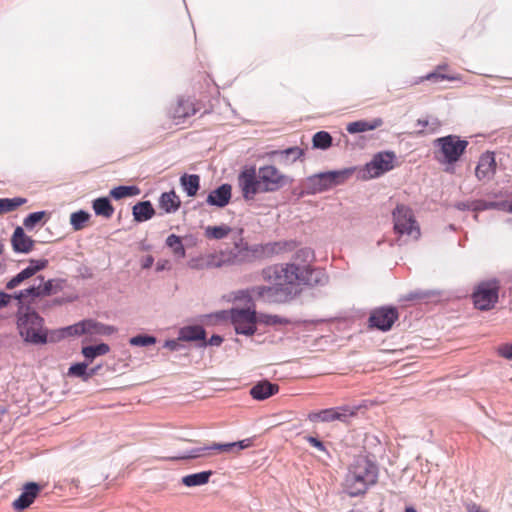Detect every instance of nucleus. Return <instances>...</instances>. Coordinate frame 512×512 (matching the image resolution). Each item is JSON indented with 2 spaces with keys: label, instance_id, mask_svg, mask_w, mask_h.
Returning a JSON list of instances; mask_svg holds the SVG:
<instances>
[{
  "label": "nucleus",
  "instance_id": "nucleus-8",
  "mask_svg": "<svg viewBox=\"0 0 512 512\" xmlns=\"http://www.w3.org/2000/svg\"><path fill=\"white\" fill-rule=\"evenodd\" d=\"M499 288V282L496 279L479 283L472 295L475 307L482 311L494 308L498 302Z\"/></svg>",
  "mask_w": 512,
  "mask_h": 512
},
{
  "label": "nucleus",
  "instance_id": "nucleus-35",
  "mask_svg": "<svg viewBox=\"0 0 512 512\" xmlns=\"http://www.w3.org/2000/svg\"><path fill=\"white\" fill-rule=\"evenodd\" d=\"M26 203L25 198H2L0 199V214L8 213Z\"/></svg>",
  "mask_w": 512,
  "mask_h": 512
},
{
  "label": "nucleus",
  "instance_id": "nucleus-15",
  "mask_svg": "<svg viewBox=\"0 0 512 512\" xmlns=\"http://www.w3.org/2000/svg\"><path fill=\"white\" fill-rule=\"evenodd\" d=\"M356 409L349 407H337L324 409L319 412H312L308 415L311 422H331L339 420L346 422L351 416L355 415Z\"/></svg>",
  "mask_w": 512,
  "mask_h": 512
},
{
  "label": "nucleus",
  "instance_id": "nucleus-10",
  "mask_svg": "<svg viewBox=\"0 0 512 512\" xmlns=\"http://www.w3.org/2000/svg\"><path fill=\"white\" fill-rule=\"evenodd\" d=\"M396 155L392 151H383L375 154L363 170L364 179L377 178L394 168Z\"/></svg>",
  "mask_w": 512,
  "mask_h": 512
},
{
  "label": "nucleus",
  "instance_id": "nucleus-17",
  "mask_svg": "<svg viewBox=\"0 0 512 512\" xmlns=\"http://www.w3.org/2000/svg\"><path fill=\"white\" fill-rule=\"evenodd\" d=\"M496 172V161L494 153L486 152L483 154L478 162L475 170L476 177L479 180H490Z\"/></svg>",
  "mask_w": 512,
  "mask_h": 512
},
{
  "label": "nucleus",
  "instance_id": "nucleus-1",
  "mask_svg": "<svg viewBox=\"0 0 512 512\" xmlns=\"http://www.w3.org/2000/svg\"><path fill=\"white\" fill-rule=\"evenodd\" d=\"M262 277L272 286H259L254 291L260 297L277 302H285L295 296L299 286L322 284L325 278L321 270L295 263L268 266L262 270Z\"/></svg>",
  "mask_w": 512,
  "mask_h": 512
},
{
  "label": "nucleus",
  "instance_id": "nucleus-49",
  "mask_svg": "<svg viewBox=\"0 0 512 512\" xmlns=\"http://www.w3.org/2000/svg\"><path fill=\"white\" fill-rule=\"evenodd\" d=\"M15 295H10L5 292H0V308L7 306L11 300H16Z\"/></svg>",
  "mask_w": 512,
  "mask_h": 512
},
{
  "label": "nucleus",
  "instance_id": "nucleus-62",
  "mask_svg": "<svg viewBox=\"0 0 512 512\" xmlns=\"http://www.w3.org/2000/svg\"><path fill=\"white\" fill-rule=\"evenodd\" d=\"M3 250H4V245L2 243H0V255L3 253Z\"/></svg>",
  "mask_w": 512,
  "mask_h": 512
},
{
  "label": "nucleus",
  "instance_id": "nucleus-22",
  "mask_svg": "<svg viewBox=\"0 0 512 512\" xmlns=\"http://www.w3.org/2000/svg\"><path fill=\"white\" fill-rule=\"evenodd\" d=\"M132 214L136 222H144L154 216L155 210L150 201H142L133 206Z\"/></svg>",
  "mask_w": 512,
  "mask_h": 512
},
{
  "label": "nucleus",
  "instance_id": "nucleus-47",
  "mask_svg": "<svg viewBox=\"0 0 512 512\" xmlns=\"http://www.w3.org/2000/svg\"><path fill=\"white\" fill-rule=\"evenodd\" d=\"M455 207L461 211L472 210L474 212H477V200L467 201V202H458L455 204Z\"/></svg>",
  "mask_w": 512,
  "mask_h": 512
},
{
  "label": "nucleus",
  "instance_id": "nucleus-33",
  "mask_svg": "<svg viewBox=\"0 0 512 512\" xmlns=\"http://www.w3.org/2000/svg\"><path fill=\"white\" fill-rule=\"evenodd\" d=\"M110 348L105 343L98 345L85 346L82 348L83 356L91 362L97 356L105 355L109 352Z\"/></svg>",
  "mask_w": 512,
  "mask_h": 512
},
{
  "label": "nucleus",
  "instance_id": "nucleus-25",
  "mask_svg": "<svg viewBox=\"0 0 512 512\" xmlns=\"http://www.w3.org/2000/svg\"><path fill=\"white\" fill-rule=\"evenodd\" d=\"M159 206L166 213H173L179 208L180 199L174 191L165 192L159 199Z\"/></svg>",
  "mask_w": 512,
  "mask_h": 512
},
{
  "label": "nucleus",
  "instance_id": "nucleus-9",
  "mask_svg": "<svg viewBox=\"0 0 512 512\" xmlns=\"http://www.w3.org/2000/svg\"><path fill=\"white\" fill-rule=\"evenodd\" d=\"M394 229L400 235H407L413 239H418L420 236V228L415 220L412 210L399 204L394 209L393 213Z\"/></svg>",
  "mask_w": 512,
  "mask_h": 512
},
{
  "label": "nucleus",
  "instance_id": "nucleus-41",
  "mask_svg": "<svg viewBox=\"0 0 512 512\" xmlns=\"http://www.w3.org/2000/svg\"><path fill=\"white\" fill-rule=\"evenodd\" d=\"M156 341L157 340H156V338L154 336L140 334V335H136V336L130 338L129 343L132 346L145 347V346H149V345L155 344Z\"/></svg>",
  "mask_w": 512,
  "mask_h": 512
},
{
  "label": "nucleus",
  "instance_id": "nucleus-26",
  "mask_svg": "<svg viewBox=\"0 0 512 512\" xmlns=\"http://www.w3.org/2000/svg\"><path fill=\"white\" fill-rule=\"evenodd\" d=\"M195 112L196 109L189 99H179L173 111V118L178 120L185 119L194 115Z\"/></svg>",
  "mask_w": 512,
  "mask_h": 512
},
{
  "label": "nucleus",
  "instance_id": "nucleus-63",
  "mask_svg": "<svg viewBox=\"0 0 512 512\" xmlns=\"http://www.w3.org/2000/svg\"><path fill=\"white\" fill-rule=\"evenodd\" d=\"M163 268H164L163 265L158 266V270L163 269Z\"/></svg>",
  "mask_w": 512,
  "mask_h": 512
},
{
  "label": "nucleus",
  "instance_id": "nucleus-6",
  "mask_svg": "<svg viewBox=\"0 0 512 512\" xmlns=\"http://www.w3.org/2000/svg\"><path fill=\"white\" fill-rule=\"evenodd\" d=\"M252 445L250 438L243 439L232 443H213L211 445H205L202 447L193 448L180 455L173 456L172 460H188L205 458L215 455L216 453H227V454H238L240 451L249 448Z\"/></svg>",
  "mask_w": 512,
  "mask_h": 512
},
{
  "label": "nucleus",
  "instance_id": "nucleus-59",
  "mask_svg": "<svg viewBox=\"0 0 512 512\" xmlns=\"http://www.w3.org/2000/svg\"><path fill=\"white\" fill-rule=\"evenodd\" d=\"M152 263V259H148V261H146V264L144 265V267H149Z\"/></svg>",
  "mask_w": 512,
  "mask_h": 512
},
{
  "label": "nucleus",
  "instance_id": "nucleus-38",
  "mask_svg": "<svg viewBox=\"0 0 512 512\" xmlns=\"http://www.w3.org/2000/svg\"><path fill=\"white\" fill-rule=\"evenodd\" d=\"M33 276V271L29 270L28 268L23 269L21 272H19L16 276L11 278L7 284L6 288L9 290H12L19 286L23 281Z\"/></svg>",
  "mask_w": 512,
  "mask_h": 512
},
{
  "label": "nucleus",
  "instance_id": "nucleus-28",
  "mask_svg": "<svg viewBox=\"0 0 512 512\" xmlns=\"http://www.w3.org/2000/svg\"><path fill=\"white\" fill-rule=\"evenodd\" d=\"M181 185L189 197H194L200 187V177L196 174H184L180 178Z\"/></svg>",
  "mask_w": 512,
  "mask_h": 512
},
{
  "label": "nucleus",
  "instance_id": "nucleus-2",
  "mask_svg": "<svg viewBox=\"0 0 512 512\" xmlns=\"http://www.w3.org/2000/svg\"><path fill=\"white\" fill-rule=\"evenodd\" d=\"M287 177L275 166L268 165L244 169L238 176V184L245 200H253L256 194L274 192L282 188Z\"/></svg>",
  "mask_w": 512,
  "mask_h": 512
},
{
  "label": "nucleus",
  "instance_id": "nucleus-20",
  "mask_svg": "<svg viewBox=\"0 0 512 512\" xmlns=\"http://www.w3.org/2000/svg\"><path fill=\"white\" fill-rule=\"evenodd\" d=\"M279 391V386L267 380L260 381L251 390V396L256 400H265Z\"/></svg>",
  "mask_w": 512,
  "mask_h": 512
},
{
  "label": "nucleus",
  "instance_id": "nucleus-42",
  "mask_svg": "<svg viewBox=\"0 0 512 512\" xmlns=\"http://www.w3.org/2000/svg\"><path fill=\"white\" fill-rule=\"evenodd\" d=\"M46 215L45 211H38L30 213L23 221V225L28 229H33Z\"/></svg>",
  "mask_w": 512,
  "mask_h": 512
},
{
  "label": "nucleus",
  "instance_id": "nucleus-58",
  "mask_svg": "<svg viewBox=\"0 0 512 512\" xmlns=\"http://www.w3.org/2000/svg\"><path fill=\"white\" fill-rule=\"evenodd\" d=\"M300 254H301V255H303V256H305V257H307V256H309L310 251H309L308 249H302V250H300V251L297 253V255H298V256H299Z\"/></svg>",
  "mask_w": 512,
  "mask_h": 512
},
{
  "label": "nucleus",
  "instance_id": "nucleus-39",
  "mask_svg": "<svg viewBox=\"0 0 512 512\" xmlns=\"http://www.w3.org/2000/svg\"><path fill=\"white\" fill-rule=\"evenodd\" d=\"M88 362H79L70 366L68 370V375L82 378L84 381H87V367Z\"/></svg>",
  "mask_w": 512,
  "mask_h": 512
},
{
  "label": "nucleus",
  "instance_id": "nucleus-24",
  "mask_svg": "<svg viewBox=\"0 0 512 512\" xmlns=\"http://www.w3.org/2000/svg\"><path fill=\"white\" fill-rule=\"evenodd\" d=\"M83 326L85 328V334L90 335H107L114 332L112 326L105 325L92 319L83 320Z\"/></svg>",
  "mask_w": 512,
  "mask_h": 512
},
{
  "label": "nucleus",
  "instance_id": "nucleus-52",
  "mask_svg": "<svg viewBox=\"0 0 512 512\" xmlns=\"http://www.w3.org/2000/svg\"><path fill=\"white\" fill-rule=\"evenodd\" d=\"M223 341V338L219 335H213L209 339V344L212 346H219Z\"/></svg>",
  "mask_w": 512,
  "mask_h": 512
},
{
  "label": "nucleus",
  "instance_id": "nucleus-30",
  "mask_svg": "<svg viewBox=\"0 0 512 512\" xmlns=\"http://www.w3.org/2000/svg\"><path fill=\"white\" fill-rule=\"evenodd\" d=\"M93 209L96 215L110 218L114 213V208L107 197H100L93 201Z\"/></svg>",
  "mask_w": 512,
  "mask_h": 512
},
{
  "label": "nucleus",
  "instance_id": "nucleus-29",
  "mask_svg": "<svg viewBox=\"0 0 512 512\" xmlns=\"http://www.w3.org/2000/svg\"><path fill=\"white\" fill-rule=\"evenodd\" d=\"M212 471H202L186 475L182 478V483L187 487L202 486L209 482Z\"/></svg>",
  "mask_w": 512,
  "mask_h": 512
},
{
  "label": "nucleus",
  "instance_id": "nucleus-14",
  "mask_svg": "<svg viewBox=\"0 0 512 512\" xmlns=\"http://www.w3.org/2000/svg\"><path fill=\"white\" fill-rule=\"evenodd\" d=\"M398 311L395 307H380L374 309L369 317L372 327L381 331H388L398 319Z\"/></svg>",
  "mask_w": 512,
  "mask_h": 512
},
{
  "label": "nucleus",
  "instance_id": "nucleus-45",
  "mask_svg": "<svg viewBox=\"0 0 512 512\" xmlns=\"http://www.w3.org/2000/svg\"><path fill=\"white\" fill-rule=\"evenodd\" d=\"M47 265H48V260L47 259H39V260L31 259L30 260V265L27 268L29 270L33 271V275H34L36 272L46 268Z\"/></svg>",
  "mask_w": 512,
  "mask_h": 512
},
{
  "label": "nucleus",
  "instance_id": "nucleus-40",
  "mask_svg": "<svg viewBox=\"0 0 512 512\" xmlns=\"http://www.w3.org/2000/svg\"><path fill=\"white\" fill-rule=\"evenodd\" d=\"M500 210L505 211V201H484V200H477V212L484 211V210Z\"/></svg>",
  "mask_w": 512,
  "mask_h": 512
},
{
  "label": "nucleus",
  "instance_id": "nucleus-53",
  "mask_svg": "<svg viewBox=\"0 0 512 512\" xmlns=\"http://www.w3.org/2000/svg\"><path fill=\"white\" fill-rule=\"evenodd\" d=\"M417 125L421 127V128H420V130H419V132H421V133H422V132H424V131H425V129L428 127V125H429V121H428V120L419 119V120L417 121Z\"/></svg>",
  "mask_w": 512,
  "mask_h": 512
},
{
  "label": "nucleus",
  "instance_id": "nucleus-51",
  "mask_svg": "<svg viewBox=\"0 0 512 512\" xmlns=\"http://www.w3.org/2000/svg\"><path fill=\"white\" fill-rule=\"evenodd\" d=\"M429 295V292L418 291L411 293L409 299H422L428 297Z\"/></svg>",
  "mask_w": 512,
  "mask_h": 512
},
{
  "label": "nucleus",
  "instance_id": "nucleus-13",
  "mask_svg": "<svg viewBox=\"0 0 512 512\" xmlns=\"http://www.w3.org/2000/svg\"><path fill=\"white\" fill-rule=\"evenodd\" d=\"M38 279V284H33L29 288L21 290L15 296V299L18 303H22L26 298L35 299L39 297L50 296L57 293L61 289V286L57 280L50 279L48 281H44L42 276H39Z\"/></svg>",
  "mask_w": 512,
  "mask_h": 512
},
{
  "label": "nucleus",
  "instance_id": "nucleus-57",
  "mask_svg": "<svg viewBox=\"0 0 512 512\" xmlns=\"http://www.w3.org/2000/svg\"><path fill=\"white\" fill-rule=\"evenodd\" d=\"M505 211L512 213V201L511 202L505 201Z\"/></svg>",
  "mask_w": 512,
  "mask_h": 512
},
{
  "label": "nucleus",
  "instance_id": "nucleus-54",
  "mask_svg": "<svg viewBox=\"0 0 512 512\" xmlns=\"http://www.w3.org/2000/svg\"><path fill=\"white\" fill-rule=\"evenodd\" d=\"M188 265L192 269H202L204 267L203 264H199L196 260H191Z\"/></svg>",
  "mask_w": 512,
  "mask_h": 512
},
{
  "label": "nucleus",
  "instance_id": "nucleus-18",
  "mask_svg": "<svg viewBox=\"0 0 512 512\" xmlns=\"http://www.w3.org/2000/svg\"><path fill=\"white\" fill-rule=\"evenodd\" d=\"M231 192L230 184H222L208 194L206 202L211 206L223 208L230 202Z\"/></svg>",
  "mask_w": 512,
  "mask_h": 512
},
{
  "label": "nucleus",
  "instance_id": "nucleus-61",
  "mask_svg": "<svg viewBox=\"0 0 512 512\" xmlns=\"http://www.w3.org/2000/svg\"><path fill=\"white\" fill-rule=\"evenodd\" d=\"M433 127L431 128V131H433L435 129V127L438 125V122L435 120L433 123H432Z\"/></svg>",
  "mask_w": 512,
  "mask_h": 512
},
{
  "label": "nucleus",
  "instance_id": "nucleus-31",
  "mask_svg": "<svg viewBox=\"0 0 512 512\" xmlns=\"http://www.w3.org/2000/svg\"><path fill=\"white\" fill-rule=\"evenodd\" d=\"M166 245L172 250V254L176 259H182L186 255L185 247L179 236L171 234L166 239Z\"/></svg>",
  "mask_w": 512,
  "mask_h": 512
},
{
  "label": "nucleus",
  "instance_id": "nucleus-36",
  "mask_svg": "<svg viewBox=\"0 0 512 512\" xmlns=\"http://www.w3.org/2000/svg\"><path fill=\"white\" fill-rule=\"evenodd\" d=\"M332 144V137L328 132L319 131L313 136V146L315 148L327 149Z\"/></svg>",
  "mask_w": 512,
  "mask_h": 512
},
{
  "label": "nucleus",
  "instance_id": "nucleus-11",
  "mask_svg": "<svg viewBox=\"0 0 512 512\" xmlns=\"http://www.w3.org/2000/svg\"><path fill=\"white\" fill-rule=\"evenodd\" d=\"M435 144L440 147L444 161L452 164L459 160L464 153L468 142L461 140L458 136L448 135L435 140Z\"/></svg>",
  "mask_w": 512,
  "mask_h": 512
},
{
  "label": "nucleus",
  "instance_id": "nucleus-4",
  "mask_svg": "<svg viewBox=\"0 0 512 512\" xmlns=\"http://www.w3.org/2000/svg\"><path fill=\"white\" fill-rule=\"evenodd\" d=\"M17 329L20 336L27 343L34 345L46 344L47 331L43 328V318L29 306L18 303Z\"/></svg>",
  "mask_w": 512,
  "mask_h": 512
},
{
  "label": "nucleus",
  "instance_id": "nucleus-44",
  "mask_svg": "<svg viewBox=\"0 0 512 512\" xmlns=\"http://www.w3.org/2000/svg\"><path fill=\"white\" fill-rule=\"evenodd\" d=\"M64 336H80L85 334V328L83 326V321H80L74 325H70L65 327L61 331Z\"/></svg>",
  "mask_w": 512,
  "mask_h": 512
},
{
  "label": "nucleus",
  "instance_id": "nucleus-55",
  "mask_svg": "<svg viewBox=\"0 0 512 512\" xmlns=\"http://www.w3.org/2000/svg\"><path fill=\"white\" fill-rule=\"evenodd\" d=\"M433 78H441V79H444V76L443 75H439V74H436V73H430L426 76V79L427 80H431Z\"/></svg>",
  "mask_w": 512,
  "mask_h": 512
},
{
  "label": "nucleus",
  "instance_id": "nucleus-12",
  "mask_svg": "<svg viewBox=\"0 0 512 512\" xmlns=\"http://www.w3.org/2000/svg\"><path fill=\"white\" fill-rule=\"evenodd\" d=\"M230 317L237 334L251 336L256 332L257 318L254 310L249 308L231 309Z\"/></svg>",
  "mask_w": 512,
  "mask_h": 512
},
{
  "label": "nucleus",
  "instance_id": "nucleus-7",
  "mask_svg": "<svg viewBox=\"0 0 512 512\" xmlns=\"http://www.w3.org/2000/svg\"><path fill=\"white\" fill-rule=\"evenodd\" d=\"M353 173V169L328 171L307 178V189L310 194L324 192L332 187L343 184Z\"/></svg>",
  "mask_w": 512,
  "mask_h": 512
},
{
  "label": "nucleus",
  "instance_id": "nucleus-5",
  "mask_svg": "<svg viewBox=\"0 0 512 512\" xmlns=\"http://www.w3.org/2000/svg\"><path fill=\"white\" fill-rule=\"evenodd\" d=\"M284 246V243L273 242L267 243L265 245H254L250 247L246 242H244L243 238L237 237L233 241V247L226 248L221 252V254L225 262L231 264H240L251 262L254 258L262 254L270 255L279 253L284 249Z\"/></svg>",
  "mask_w": 512,
  "mask_h": 512
},
{
  "label": "nucleus",
  "instance_id": "nucleus-50",
  "mask_svg": "<svg viewBox=\"0 0 512 512\" xmlns=\"http://www.w3.org/2000/svg\"><path fill=\"white\" fill-rule=\"evenodd\" d=\"M180 340H174V339H171V340H166L165 343H164V347L171 350V351H177L179 350L182 345L179 343Z\"/></svg>",
  "mask_w": 512,
  "mask_h": 512
},
{
  "label": "nucleus",
  "instance_id": "nucleus-32",
  "mask_svg": "<svg viewBox=\"0 0 512 512\" xmlns=\"http://www.w3.org/2000/svg\"><path fill=\"white\" fill-rule=\"evenodd\" d=\"M232 229L225 224L219 226H207L204 230L205 237L208 239H224L226 238Z\"/></svg>",
  "mask_w": 512,
  "mask_h": 512
},
{
  "label": "nucleus",
  "instance_id": "nucleus-16",
  "mask_svg": "<svg viewBox=\"0 0 512 512\" xmlns=\"http://www.w3.org/2000/svg\"><path fill=\"white\" fill-rule=\"evenodd\" d=\"M40 492V486L35 482L26 483L20 496L14 500L12 506L17 511H22L29 507Z\"/></svg>",
  "mask_w": 512,
  "mask_h": 512
},
{
  "label": "nucleus",
  "instance_id": "nucleus-34",
  "mask_svg": "<svg viewBox=\"0 0 512 512\" xmlns=\"http://www.w3.org/2000/svg\"><path fill=\"white\" fill-rule=\"evenodd\" d=\"M139 192V188L136 186H118L110 190V196L115 200H119L138 195Z\"/></svg>",
  "mask_w": 512,
  "mask_h": 512
},
{
  "label": "nucleus",
  "instance_id": "nucleus-46",
  "mask_svg": "<svg viewBox=\"0 0 512 512\" xmlns=\"http://www.w3.org/2000/svg\"><path fill=\"white\" fill-rule=\"evenodd\" d=\"M305 440L318 451L327 453L325 445L318 438L313 436H306Z\"/></svg>",
  "mask_w": 512,
  "mask_h": 512
},
{
  "label": "nucleus",
  "instance_id": "nucleus-48",
  "mask_svg": "<svg viewBox=\"0 0 512 512\" xmlns=\"http://www.w3.org/2000/svg\"><path fill=\"white\" fill-rule=\"evenodd\" d=\"M498 353L508 360H512V343L504 344L498 348Z\"/></svg>",
  "mask_w": 512,
  "mask_h": 512
},
{
  "label": "nucleus",
  "instance_id": "nucleus-43",
  "mask_svg": "<svg viewBox=\"0 0 512 512\" xmlns=\"http://www.w3.org/2000/svg\"><path fill=\"white\" fill-rule=\"evenodd\" d=\"M259 320L266 325H287L290 323V321L286 318L280 317L278 315L268 314L261 315Z\"/></svg>",
  "mask_w": 512,
  "mask_h": 512
},
{
  "label": "nucleus",
  "instance_id": "nucleus-3",
  "mask_svg": "<svg viewBox=\"0 0 512 512\" xmlns=\"http://www.w3.org/2000/svg\"><path fill=\"white\" fill-rule=\"evenodd\" d=\"M377 477L376 464L366 457H357L346 474L343 484L344 491L351 497L361 495L369 486L376 483Z\"/></svg>",
  "mask_w": 512,
  "mask_h": 512
},
{
  "label": "nucleus",
  "instance_id": "nucleus-27",
  "mask_svg": "<svg viewBox=\"0 0 512 512\" xmlns=\"http://www.w3.org/2000/svg\"><path fill=\"white\" fill-rule=\"evenodd\" d=\"M205 338V330L201 326H187L179 331L178 340L196 341Z\"/></svg>",
  "mask_w": 512,
  "mask_h": 512
},
{
  "label": "nucleus",
  "instance_id": "nucleus-23",
  "mask_svg": "<svg viewBox=\"0 0 512 512\" xmlns=\"http://www.w3.org/2000/svg\"><path fill=\"white\" fill-rule=\"evenodd\" d=\"M272 155L278 157L279 163L289 165L294 163L303 155V150L299 147H290L281 151H273Z\"/></svg>",
  "mask_w": 512,
  "mask_h": 512
},
{
  "label": "nucleus",
  "instance_id": "nucleus-37",
  "mask_svg": "<svg viewBox=\"0 0 512 512\" xmlns=\"http://www.w3.org/2000/svg\"><path fill=\"white\" fill-rule=\"evenodd\" d=\"M90 215L86 211L80 210L74 212L70 216V223L74 230L78 231L84 227V224L89 220Z\"/></svg>",
  "mask_w": 512,
  "mask_h": 512
},
{
  "label": "nucleus",
  "instance_id": "nucleus-56",
  "mask_svg": "<svg viewBox=\"0 0 512 512\" xmlns=\"http://www.w3.org/2000/svg\"><path fill=\"white\" fill-rule=\"evenodd\" d=\"M99 367L92 368L89 371L87 370V380H89L94 374H96Z\"/></svg>",
  "mask_w": 512,
  "mask_h": 512
},
{
  "label": "nucleus",
  "instance_id": "nucleus-21",
  "mask_svg": "<svg viewBox=\"0 0 512 512\" xmlns=\"http://www.w3.org/2000/svg\"><path fill=\"white\" fill-rule=\"evenodd\" d=\"M383 125V120L381 118H374L370 121L367 120H359L355 122H351L347 125L346 130L350 134H356L366 131L375 130Z\"/></svg>",
  "mask_w": 512,
  "mask_h": 512
},
{
  "label": "nucleus",
  "instance_id": "nucleus-60",
  "mask_svg": "<svg viewBox=\"0 0 512 512\" xmlns=\"http://www.w3.org/2000/svg\"><path fill=\"white\" fill-rule=\"evenodd\" d=\"M405 512H417V511L414 508L409 507V508H406Z\"/></svg>",
  "mask_w": 512,
  "mask_h": 512
},
{
  "label": "nucleus",
  "instance_id": "nucleus-19",
  "mask_svg": "<svg viewBox=\"0 0 512 512\" xmlns=\"http://www.w3.org/2000/svg\"><path fill=\"white\" fill-rule=\"evenodd\" d=\"M34 240L27 236L22 227H17L11 237L13 250L17 253H29L34 247Z\"/></svg>",
  "mask_w": 512,
  "mask_h": 512
}]
</instances>
